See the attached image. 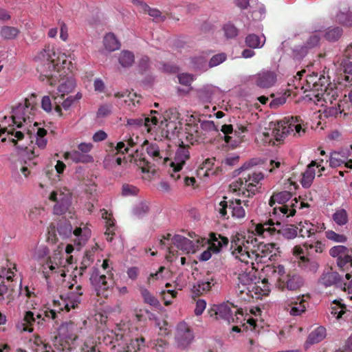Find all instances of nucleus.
Returning <instances> with one entry per match:
<instances>
[{"instance_id": "nucleus-1", "label": "nucleus", "mask_w": 352, "mask_h": 352, "mask_svg": "<svg viewBox=\"0 0 352 352\" xmlns=\"http://www.w3.org/2000/svg\"><path fill=\"white\" fill-rule=\"evenodd\" d=\"M60 48L47 44L37 52L34 58L41 80H46L51 86L60 83L57 88L59 96H52L56 101L58 97L63 99L66 95L72 93L76 87L73 75L74 66Z\"/></svg>"}, {"instance_id": "nucleus-2", "label": "nucleus", "mask_w": 352, "mask_h": 352, "mask_svg": "<svg viewBox=\"0 0 352 352\" xmlns=\"http://www.w3.org/2000/svg\"><path fill=\"white\" fill-rule=\"evenodd\" d=\"M273 223V221L258 223L252 232L247 234L238 233L232 236L230 245L231 254L241 262L236 274L239 275L241 272L246 271L248 267L256 268L251 256L252 249L256 247V239L254 236L267 238L273 235L276 232V228L272 227Z\"/></svg>"}, {"instance_id": "nucleus-3", "label": "nucleus", "mask_w": 352, "mask_h": 352, "mask_svg": "<svg viewBox=\"0 0 352 352\" xmlns=\"http://www.w3.org/2000/svg\"><path fill=\"white\" fill-rule=\"evenodd\" d=\"M74 250V246L68 244L65 252L54 251L53 258H48L47 262L42 265V273L47 281L51 278L57 282L60 281L66 273L74 268V258L70 255Z\"/></svg>"}, {"instance_id": "nucleus-4", "label": "nucleus", "mask_w": 352, "mask_h": 352, "mask_svg": "<svg viewBox=\"0 0 352 352\" xmlns=\"http://www.w3.org/2000/svg\"><path fill=\"white\" fill-rule=\"evenodd\" d=\"M83 294L82 287L78 285L75 292H70L65 296H60L57 300H53L52 304L48 305V307L44 311L43 315L38 314L36 319L37 324L43 325L45 321V318L49 319H55L56 314L65 311L69 312L72 309L78 307L81 302V296Z\"/></svg>"}, {"instance_id": "nucleus-5", "label": "nucleus", "mask_w": 352, "mask_h": 352, "mask_svg": "<svg viewBox=\"0 0 352 352\" xmlns=\"http://www.w3.org/2000/svg\"><path fill=\"white\" fill-rule=\"evenodd\" d=\"M238 279V289L241 294H245L248 296L258 299L263 296H267L270 292L268 283H272L267 275L262 281L255 282L256 268L248 267L246 271L239 274Z\"/></svg>"}, {"instance_id": "nucleus-6", "label": "nucleus", "mask_w": 352, "mask_h": 352, "mask_svg": "<svg viewBox=\"0 0 352 352\" xmlns=\"http://www.w3.org/2000/svg\"><path fill=\"white\" fill-rule=\"evenodd\" d=\"M265 273L272 283L283 290L296 291L303 285L302 277L298 274H285V267L282 265H267Z\"/></svg>"}, {"instance_id": "nucleus-7", "label": "nucleus", "mask_w": 352, "mask_h": 352, "mask_svg": "<svg viewBox=\"0 0 352 352\" xmlns=\"http://www.w3.org/2000/svg\"><path fill=\"white\" fill-rule=\"evenodd\" d=\"M307 124L298 116L285 118L277 122L273 130V135L276 141H281L287 135L300 138L306 133Z\"/></svg>"}, {"instance_id": "nucleus-8", "label": "nucleus", "mask_w": 352, "mask_h": 352, "mask_svg": "<svg viewBox=\"0 0 352 352\" xmlns=\"http://www.w3.org/2000/svg\"><path fill=\"white\" fill-rule=\"evenodd\" d=\"M309 207L310 205L305 202L301 197H299L298 199L294 198L289 205L275 206L272 212H269L271 218L267 221H273L274 223L272 227H274L275 224L280 225L282 218L294 216L297 210H302V213H307Z\"/></svg>"}, {"instance_id": "nucleus-9", "label": "nucleus", "mask_w": 352, "mask_h": 352, "mask_svg": "<svg viewBox=\"0 0 352 352\" xmlns=\"http://www.w3.org/2000/svg\"><path fill=\"white\" fill-rule=\"evenodd\" d=\"M248 201L241 199L226 200L221 201L215 208L217 212V217L223 220L228 219L230 215L228 210H230L231 217L236 220L243 219L245 217L246 212L244 207L248 208Z\"/></svg>"}, {"instance_id": "nucleus-10", "label": "nucleus", "mask_w": 352, "mask_h": 352, "mask_svg": "<svg viewBox=\"0 0 352 352\" xmlns=\"http://www.w3.org/2000/svg\"><path fill=\"white\" fill-rule=\"evenodd\" d=\"M160 244L162 248L167 249L168 254L166 255V258L170 261H172L170 254H173V247L170 244H173L178 250L186 254L195 252V247L192 241L179 234H175L172 236L170 234L168 233L162 237L160 240Z\"/></svg>"}, {"instance_id": "nucleus-11", "label": "nucleus", "mask_w": 352, "mask_h": 352, "mask_svg": "<svg viewBox=\"0 0 352 352\" xmlns=\"http://www.w3.org/2000/svg\"><path fill=\"white\" fill-rule=\"evenodd\" d=\"M263 179V173L259 171L243 173L242 177L236 182V186L239 188V191H242L243 194L247 192V196L251 197L258 190L261 182Z\"/></svg>"}, {"instance_id": "nucleus-12", "label": "nucleus", "mask_w": 352, "mask_h": 352, "mask_svg": "<svg viewBox=\"0 0 352 352\" xmlns=\"http://www.w3.org/2000/svg\"><path fill=\"white\" fill-rule=\"evenodd\" d=\"M113 273H109L107 275L101 274L98 270L93 271L90 276L91 284L96 292L97 296L107 298L113 289Z\"/></svg>"}, {"instance_id": "nucleus-13", "label": "nucleus", "mask_w": 352, "mask_h": 352, "mask_svg": "<svg viewBox=\"0 0 352 352\" xmlns=\"http://www.w3.org/2000/svg\"><path fill=\"white\" fill-rule=\"evenodd\" d=\"M279 254V248L276 244L256 241V247L252 252V261L256 264L265 263L269 261L276 260Z\"/></svg>"}, {"instance_id": "nucleus-14", "label": "nucleus", "mask_w": 352, "mask_h": 352, "mask_svg": "<svg viewBox=\"0 0 352 352\" xmlns=\"http://www.w3.org/2000/svg\"><path fill=\"white\" fill-rule=\"evenodd\" d=\"M58 234L63 237H69L72 232L76 236L75 244L78 246L84 245L91 236V230L85 225L76 228L74 231L69 222H63L58 225L57 228Z\"/></svg>"}, {"instance_id": "nucleus-15", "label": "nucleus", "mask_w": 352, "mask_h": 352, "mask_svg": "<svg viewBox=\"0 0 352 352\" xmlns=\"http://www.w3.org/2000/svg\"><path fill=\"white\" fill-rule=\"evenodd\" d=\"M71 192L67 188L53 190L49 197L50 200L56 202L53 212L55 214H65L71 206Z\"/></svg>"}, {"instance_id": "nucleus-16", "label": "nucleus", "mask_w": 352, "mask_h": 352, "mask_svg": "<svg viewBox=\"0 0 352 352\" xmlns=\"http://www.w3.org/2000/svg\"><path fill=\"white\" fill-rule=\"evenodd\" d=\"M329 254L336 258L339 270L348 271L352 268V250L344 245H336L329 250Z\"/></svg>"}, {"instance_id": "nucleus-17", "label": "nucleus", "mask_w": 352, "mask_h": 352, "mask_svg": "<svg viewBox=\"0 0 352 352\" xmlns=\"http://www.w3.org/2000/svg\"><path fill=\"white\" fill-rule=\"evenodd\" d=\"M116 335V344L113 347L117 352H138L144 346L145 339L142 337L129 340L126 336Z\"/></svg>"}, {"instance_id": "nucleus-18", "label": "nucleus", "mask_w": 352, "mask_h": 352, "mask_svg": "<svg viewBox=\"0 0 352 352\" xmlns=\"http://www.w3.org/2000/svg\"><path fill=\"white\" fill-rule=\"evenodd\" d=\"M34 109L26 104H19L12 110V119L14 125L17 128H21L25 124L32 122Z\"/></svg>"}, {"instance_id": "nucleus-19", "label": "nucleus", "mask_w": 352, "mask_h": 352, "mask_svg": "<svg viewBox=\"0 0 352 352\" xmlns=\"http://www.w3.org/2000/svg\"><path fill=\"white\" fill-rule=\"evenodd\" d=\"M82 327L80 323L72 321L63 322L58 329L59 337L65 342L74 345L78 340V334L81 332Z\"/></svg>"}, {"instance_id": "nucleus-20", "label": "nucleus", "mask_w": 352, "mask_h": 352, "mask_svg": "<svg viewBox=\"0 0 352 352\" xmlns=\"http://www.w3.org/2000/svg\"><path fill=\"white\" fill-rule=\"evenodd\" d=\"M194 339V335L188 324L182 321L177 324L175 329V340L177 346L185 349Z\"/></svg>"}, {"instance_id": "nucleus-21", "label": "nucleus", "mask_w": 352, "mask_h": 352, "mask_svg": "<svg viewBox=\"0 0 352 352\" xmlns=\"http://www.w3.org/2000/svg\"><path fill=\"white\" fill-rule=\"evenodd\" d=\"M307 306L304 296L287 298L283 302L284 309L292 316H301L306 311Z\"/></svg>"}, {"instance_id": "nucleus-22", "label": "nucleus", "mask_w": 352, "mask_h": 352, "mask_svg": "<svg viewBox=\"0 0 352 352\" xmlns=\"http://www.w3.org/2000/svg\"><path fill=\"white\" fill-rule=\"evenodd\" d=\"M189 157L190 153L187 148L180 146L177 150L174 160L170 163V167L172 168L170 176L175 180H178L181 178V175L179 172L182 170V168L186 161L189 159Z\"/></svg>"}, {"instance_id": "nucleus-23", "label": "nucleus", "mask_w": 352, "mask_h": 352, "mask_svg": "<svg viewBox=\"0 0 352 352\" xmlns=\"http://www.w3.org/2000/svg\"><path fill=\"white\" fill-rule=\"evenodd\" d=\"M212 310L214 312L216 318H221L227 320L229 323L230 322H238L240 320L238 315L243 317V314L241 311L237 309L235 311L234 317L232 316V311L230 309L228 303H222L220 305H214Z\"/></svg>"}, {"instance_id": "nucleus-24", "label": "nucleus", "mask_w": 352, "mask_h": 352, "mask_svg": "<svg viewBox=\"0 0 352 352\" xmlns=\"http://www.w3.org/2000/svg\"><path fill=\"white\" fill-rule=\"evenodd\" d=\"M256 85L261 88H269L274 86L277 80V74L270 69H262L254 76Z\"/></svg>"}, {"instance_id": "nucleus-25", "label": "nucleus", "mask_w": 352, "mask_h": 352, "mask_svg": "<svg viewBox=\"0 0 352 352\" xmlns=\"http://www.w3.org/2000/svg\"><path fill=\"white\" fill-rule=\"evenodd\" d=\"M151 114H158L156 111H151ZM127 124L129 125L143 126L147 131L151 133L155 129L157 124V118L152 115L151 117H146L141 119H128Z\"/></svg>"}, {"instance_id": "nucleus-26", "label": "nucleus", "mask_w": 352, "mask_h": 352, "mask_svg": "<svg viewBox=\"0 0 352 352\" xmlns=\"http://www.w3.org/2000/svg\"><path fill=\"white\" fill-rule=\"evenodd\" d=\"M316 166L317 168L320 167V171H323L324 170L323 166H321L320 164H317L315 161H312L311 164L308 165L307 169L302 175L300 184L303 188H308L312 184V182L316 176Z\"/></svg>"}, {"instance_id": "nucleus-27", "label": "nucleus", "mask_w": 352, "mask_h": 352, "mask_svg": "<svg viewBox=\"0 0 352 352\" xmlns=\"http://www.w3.org/2000/svg\"><path fill=\"white\" fill-rule=\"evenodd\" d=\"M28 345L32 352H54L51 346L38 335H33L29 339Z\"/></svg>"}, {"instance_id": "nucleus-28", "label": "nucleus", "mask_w": 352, "mask_h": 352, "mask_svg": "<svg viewBox=\"0 0 352 352\" xmlns=\"http://www.w3.org/2000/svg\"><path fill=\"white\" fill-rule=\"evenodd\" d=\"M344 59L341 63V67L346 74L344 80L352 82V44L348 45L344 51Z\"/></svg>"}, {"instance_id": "nucleus-29", "label": "nucleus", "mask_w": 352, "mask_h": 352, "mask_svg": "<svg viewBox=\"0 0 352 352\" xmlns=\"http://www.w3.org/2000/svg\"><path fill=\"white\" fill-rule=\"evenodd\" d=\"M215 283L212 277L199 280L193 285L192 292L196 296L204 295L210 291Z\"/></svg>"}, {"instance_id": "nucleus-30", "label": "nucleus", "mask_w": 352, "mask_h": 352, "mask_svg": "<svg viewBox=\"0 0 352 352\" xmlns=\"http://www.w3.org/2000/svg\"><path fill=\"white\" fill-rule=\"evenodd\" d=\"M101 214L106 224V231L104 233L106 239L107 241H111L116 230L115 220L112 217V214L104 209L101 210Z\"/></svg>"}, {"instance_id": "nucleus-31", "label": "nucleus", "mask_w": 352, "mask_h": 352, "mask_svg": "<svg viewBox=\"0 0 352 352\" xmlns=\"http://www.w3.org/2000/svg\"><path fill=\"white\" fill-rule=\"evenodd\" d=\"M36 318L34 314L31 311H27L24 313L23 318L18 322L16 328L21 331L32 332V325L35 322Z\"/></svg>"}, {"instance_id": "nucleus-32", "label": "nucleus", "mask_w": 352, "mask_h": 352, "mask_svg": "<svg viewBox=\"0 0 352 352\" xmlns=\"http://www.w3.org/2000/svg\"><path fill=\"white\" fill-rule=\"evenodd\" d=\"M292 198V193L289 191H281L277 193H274L269 201L270 207L272 208V210L275 206H286L289 205L287 204L288 201Z\"/></svg>"}, {"instance_id": "nucleus-33", "label": "nucleus", "mask_w": 352, "mask_h": 352, "mask_svg": "<svg viewBox=\"0 0 352 352\" xmlns=\"http://www.w3.org/2000/svg\"><path fill=\"white\" fill-rule=\"evenodd\" d=\"M228 239L220 234L212 233L210 234L208 247L212 250L213 253H219L223 247L228 244Z\"/></svg>"}, {"instance_id": "nucleus-34", "label": "nucleus", "mask_w": 352, "mask_h": 352, "mask_svg": "<svg viewBox=\"0 0 352 352\" xmlns=\"http://www.w3.org/2000/svg\"><path fill=\"white\" fill-rule=\"evenodd\" d=\"M170 276V271L166 267L162 266L156 272L151 273L149 275L147 279V283L151 285L153 284L155 281L160 283H164L166 280H168Z\"/></svg>"}, {"instance_id": "nucleus-35", "label": "nucleus", "mask_w": 352, "mask_h": 352, "mask_svg": "<svg viewBox=\"0 0 352 352\" xmlns=\"http://www.w3.org/2000/svg\"><path fill=\"white\" fill-rule=\"evenodd\" d=\"M64 158L70 160L74 163H91L94 162V157L91 155L85 154L79 151L66 152L64 154Z\"/></svg>"}, {"instance_id": "nucleus-36", "label": "nucleus", "mask_w": 352, "mask_h": 352, "mask_svg": "<svg viewBox=\"0 0 352 352\" xmlns=\"http://www.w3.org/2000/svg\"><path fill=\"white\" fill-rule=\"evenodd\" d=\"M177 124L178 123L175 121L168 120L164 118L160 122L157 120V124L155 126V129H160L163 135L168 136L170 134H175L176 133Z\"/></svg>"}, {"instance_id": "nucleus-37", "label": "nucleus", "mask_w": 352, "mask_h": 352, "mask_svg": "<svg viewBox=\"0 0 352 352\" xmlns=\"http://www.w3.org/2000/svg\"><path fill=\"white\" fill-rule=\"evenodd\" d=\"M326 336V329L322 326L318 327L309 334L305 344L311 345L318 343L324 339Z\"/></svg>"}, {"instance_id": "nucleus-38", "label": "nucleus", "mask_w": 352, "mask_h": 352, "mask_svg": "<svg viewBox=\"0 0 352 352\" xmlns=\"http://www.w3.org/2000/svg\"><path fill=\"white\" fill-rule=\"evenodd\" d=\"M50 250L49 248L45 245H41L35 248L32 258L35 261L39 263L41 267L40 270L42 272V265L45 263L48 258H53V256H49Z\"/></svg>"}, {"instance_id": "nucleus-39", "label": "nucleus", "mask_w": 352, "mask_h": 352, "mask_svg": "<svg viewBox=\"0 0 352 352\" xmlns=\"http://www.w3.org/2000/svg\"><path fill=\"white\" fill-rule=\"evenodd\" d=\"M297 229H298L299 233L302 237H310L318 232V226L308 221H300L298 223Z\"/></svg>"}, {"instance_id": "nucleus-40", "label": "nucleus", "mask_w": 352, "mask_h": 352, "mask_svg": "<svg viewBox=\"0 0 352 352\" xmlns=\"http://www.w3.org/2000/svg\"><path fill=\"white\" fill-rule=\"evenodd\" d=\"M104 50L109 52L118 50L120 47V43L113 33L107 34L103 38Z\"/></svg>"}, {"instance_id": "nucleus-41", "label": "nucleus", "mask_w": 352, "mask_h": 352, "mask_svg": "<svg viewBox=\"0 0 352 352\" xmlns=\"http://www.w3.org/2000/svg\"><path fill=\"white\" fill-rule=\"evenodd\" d=\"M340 280V275L334 271L324 272L320 279V282L325 287H329L336 284Z\"/></svg>"}, {"instance_id": "nucleus-42", "label": "nucleus", "mask_w": 352, "mask_h": 352, "mask_svg": "<svg viewBox=\"0 0 352 352\" xmlns=\"http://www.w3.org/2000/svg\"><path fill=\"white\" fill-rule=\"evenodd\" d=\"M293 254L297 258H299L300 261L304 263V266L305 267V263L309 261V258H307L308 254H309L308 244L305 243L302 245H296L293 248Z\"/></svg>"}, {"instance_id": "nucleus-43", "label": "nucleus", "mask_w": 352, "mask_h": 352, "mask_svg": "<svg viewBox=\"0 0 352 352\" xmlns=\"http://www.w3.org/2000/svg\"><path fill=\"white\" fill-rule=\"evenodd\" d=\"M332 219L338 226H342L349 222V214L347 211L341 208L336 209L332 214Z\"/></svg>"}, {"instance_id": "nucleus-44", "label": "nucleus", "mask_w": 352, "mask_h": 352, "mask_svg": "<svg viewBox=\"0 0 352 352\" xmlns=\"http://www.w3.org/2000/svg\"><path fill=\"white\" fill-rule=\"evenodd\" d=\"M265 43L264 35L259 36L254 34H250L245 38L246 45L251 48H261Z\"/></svg>"}, {"instance_id": "nucleus-45", "label": "nucleus", "mask_w": 352, "mask_h": 352, "mask_svg": "<svg viewBox=\"0 0 352 352\" xmlns=\"http://www.w3.org/2000/svg\"><path fill=\"white\" fill-rule=\"evenodd\" d=\"M45 210L41 207H33L30 209L28 213L29 220L36 223H42V219L45 215Z\"/></svg>"}, {"instance_id": "nucleus-46", "label": "nucleus", "mask_w": 352, "mask_h": 352, "mask_svg": "<svg viewBox=\"0 0 352 352\" xmlns=\"http://www.w3.org/2000/svg\"><path fill=\"white\" fill-rule=\"evenodd\" d=\"M347 160V155L343 152H333L329 158V165L336 168L344 164Z\"/></svg>"}, {"instance_id": "nucleus-47", "label": "nucleus", "mask_w": 352, "mask_h": 352, "mask_svg": "<svg viewBox=\"0 0 352 352\" xmlns=\"http://www.w3.org/2000/svg\"><path fill=\"white\" fill-rule=\"evenodd\" d=\"M186 131V139L191 144L199 141L200 135L198 124L188 125Z\"/></svg>"}, {"instance_id": "nucleus-48", "label": "nucleus", "mask_w": 352, "mask_h": 352, "mask_svg": "<svg viewBox=\"0 0 352 352\" xmlns=\"http://www.w3.org/2000/svg\"><path fill=\"white\" fill-rule=\"evenodd\" d=\"M135 60V56L133 52L128 50H123L120 52L118 61L124 67H131Z\"/></svg>"}, {"instance_id": "nucleus-49", "label": "nucleus", "mask_w": 352, "mask_h": 352, "mask_svg": "<svg viewBox=\"0 0 352 352\" xmlns=\"http://www.w3.org/2000/svg\"><path fill=\"white\" fill-rule=\"evenodd\" d=\"M333 304V305H332L331 307V314L336 319L341 318L346 310L345 305L342 302V300H334Z\"/></svg>"}, {"instance_id": "nucleus-50", "label": "nucleus", "mask_w": 352, "mask_h": 352, "mask_svg": "<svg viewBox=\"0 0 352 352\" xmlns=\"http://www.w3.org/2000/svg\"><path fill=\"white\" fill-rule=\"evenodd\" d=\"M139 289L144 302L154 307L159 305L160 302L157 298H155L146 287L140 286Z\"/></svg>"}, {"instance_id": "nucleus-51", "label": "nucleus", "mask_w": 352, "mask_h": 352, "mask_svg": "<svg viewBox=\"0 0 352 352\" xmlns=\"http://www.w3.org/2000/svg\"><path fill=\"white\" fill-rule=\"evenodd\" d=\"M151 348L156 352H164L168 346V342L163 338H157L151 341Z\"/></svg>"}, {"instance_id": "nucleus-52", "label": "nucleus", "mask_w": 352, "mask_h": 352, "mask_svg": "<svg viewBox=\"0 0 352 352\" xmlns=\"http://www.w3.org/2000/svg\"><path fill=\"white\" fill-rule=\"evenodd\" d=\"M20 31L18 28L11 26H3L1 30V36L8 40L15 38Z\"/></svg>"}, {"instance_id": "nucleus-53", "label": "nucleus", "mask_w": 352, "mask_h": 352, "mask_svg": "<svg viewBox=\"0 0 352 352\" xmlns=\"http://www.w3.org/2000/svg\"><path fill=\"white\" fill-rule=\"evenodd\" d=\"M82 94L80 92H78L74 96H69L66 98L61 103L62 107L65 110H69L73 105L78 102L82 98Z\"/></svg>"}, {"instance_id": "nucleus-54", "label": "nucleus", "mask_w": 352, "mask_h": 352, "mask_svg": "<svg viewBox=\"0 0 352 352\" xmlns=\"http://www.w3.org/2000/svg\"><path fill=\"white\" fill-rule=\"evenodd\" d=\"M46 134L47 131L45 129H38L36 132V144L41 149L45 148L47 145V140L45 138Z\"/></svg>"}, {"instance_id": "nucleus-55", "label": "nucleus", "mask_w": 352, "mask_h": 352, "mask_svg": "<svg viewBox=\"0 0 352 352\" xmlns=\"http://www.w3.org/2000/svg\"><path fill=\"white\" fill-rule=\"evenodd\" d=\"M122 163L120 157H116L113 155H108L105 157L103 164L106 168H111L116 166H119Z\"/></svg>"}, {"instance_id": "nucleus-56", "label": "nucleus", "mask_w": 352, "mask_h": 352, "mask_svg": "<svg viewBox=\"0 0 352 352\" xmlns=\"http://www.w3.org/2000/svg\"><path fill=\"white\" fill-rule=\"evenodd\" d=\"M342 33V30L340 28H331L327 30L324 37L329 41H336L341 36Z\"/></svg>"}, {"instance_id": "nucleus-57", "label": "nucleus", "mask_w": 352, "mask_h": 352, "mask_svg": "<svg viewBox=\"0 0 352 352\" xmlns=\"http://www.w3.org/2000/svg\"><path fill=\"white\" fill-rule=\"evenodd\" d=\"M223 30L226 37L228 38H235L239 34V30L236 27L230 22L223 25Z\"/></svg>"}, {"instance_id": "nucleus-58", "label": "nucleus", "mask_w": 352, "mask_h": 352, "mask_svg": "<svg viewBox=\"0 0 352 352\" xmlns=\"http://www.w3.org/2000/svg\"><path fill=\"white\" fill-rule=\"evenodd\" d=\"M325 236L327 239L336 243H344L347 238L344 234H338L333 230H327L325 232Z\"/></svg>"}, {"instance_id": "nucleus-59", "label": "nucleus", "mask_w": 352, "mask_h": 352, "mask_svg": "<svg viewBox=\"0 0 352 352\" xmlns=\"http://www.w3.org/2000/svg\"><path fill=\"white\" fill-rule=\"evenodd\" d=\"M81 352H100L93 338L87 339L81 348Z\"/></svg>"}, {"instance_id": "nucleus-60", "label": "nucleus", "mask_w": 352, "mask_h": 352, "mask_svg": "<svg viewBox=\"0 0 352 352\" xmlns=\"http://www.w3.org/2000/svg\"><path fill=\"white\" fill-rule=\"evenodd\" d=\"M320 40V34L318 32H315L313 33L309 38L307 39V42L305 45L307 47V48L311 49L316 46H317Z\"/></svg>"}, {"instance_id": "nucleus-61", "label": "nucleus", "mask_w": 352, "mask_h": 352, "mask_svg": "<svg viewBox=\"0 0 352 352\" xmlns=\"http://www.w3.org/2000/svg\"><path fill=\"white\" fill-rule=\"evenodd\" d=\"M308 50L309 49L305 45L296 47L295 48L293 49L292 56L295 59H301L306 56V54L308 52Z\"/></svg>"}, {"instance_id": "nucleus-62", "label": "nucleus", "mask_w": 352, "mask_h": 352, "mask_svg": "<svg viewBox=\"0 0 352 352\" xmlns=\"http://www.w3.org/2000/svg\"><path fill=\"white\" fill-rule=\"evenodd\" d=\"M226 60V54L224 53L214 55L209 61V67H213L219 65Z\"/></svg>"}, {"instance_id": "nucleus-63", "label": "nucleus", "mask_w": 352, "mask_h": 352, "mask_svg": "<svg viewBox=\"0 0 352 352\" xmlns=\"http://www.w3.org/2000/svg\"><path fill=\"white\" fill-rule=\"evenodd\" d=\"M178 79L179 83L185 86H190L194 80L192 75L185 73L178 75Z\"/></svg>"}, {"instance_id": "nucleus-64", "label": "nucleus", "mask_w": 352, "mask_h": 352, "mask_svg": "<svg viewBox=\"0 0 352 352\" xmlns=\"http://www.w3.org/2000/svg\"><path fill=\"white\" fill-rule=\"evenodd\" d=\"M139 190L137 187L125 184L122 186V193L124 196H130V195H135L138 192Z\"/></svg>"}]
</instances>
